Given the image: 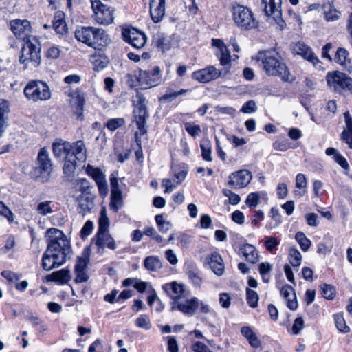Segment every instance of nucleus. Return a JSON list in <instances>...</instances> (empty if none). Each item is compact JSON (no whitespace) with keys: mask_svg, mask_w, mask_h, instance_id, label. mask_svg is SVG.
Here are the masks:
<instances>
[{"mask_svg":"<svg viewBox=\"0 0 352 352\" xmlns=\"http://www.w3.org/2000/svg\"><path fill=\"white\" fill-rule=\"evenodd\" d=\"M186 131L192 138H196L201 133V126L194 122H187L184 123Z\"/></svg>","mask_w":352,"mask_h":352,"instance_id":"nucleus-48","label":"nucleus"},{"mask_svg":"<svg viewBox=\"0 0 352 352\" xmlns=\"http://www.w3.org/2000/svg\"><path fill=\"white\" fill-rule=\"evenodd\" d=\"M205 263H208L212 272L217 276H221L224 272V263L221 256L216 252L207 256Z\"/></svg>","mask_w":352,"mask_h":352,"instance_id":"nucleus-27","label":"nucleus"},{"mask_svg":"<svg viewBox=\"0 0 352 352\" xmlns=\"http://www.w3.org/2000/svg\"><path fill=\"white\" fill-rule=\"evenodd\" d=\"M192 349L194 352H212L207 345L200 341L194 343Z\"/></svg>","mask_w":352,"mask_h":352,"instance_id":"nucleus-64","label":"nucleus"},{"mask_svg":"<svg viewBox=\"0 0 352 352\" xmlns=\"http://www.w3.org/2000/svg\"><path fill=\"white\" fill-rule=\"evenodd\" d=\"M90 182L85 178H80L75 180L72 183V186L70 188L69 195L71 197L76 198L80 195H87L91 192Z\"/></svg>","mask_w":352,"mask_h":352,"instance_id":"nucleus-24","label":"nucleus"},{"mask_svg":"<svg viewBox=\"0 0 352 352\" xmlns=\"http://www.w3.org/2000/svg\"><path fill=\"white\" fill-rule=\"evenodd\" d=\"M172 172L174 176L173 179L177 182V184H180L185 179L188 170L184 164H182L173 166Z\"/></svg>","mask_w":352,"mask_h":352,"instance_id":"nucleus-42","label":"nucleus"},{"mask_svg":"<svg viewBox=\"0 0 352 352\" xmlns=\"http://www.w3.org/2000/svg\"><path fill=\"white\" fill-rule=\"evenodd\" d=\"M212 44L217 49L215 54L219 58L221 65L223 66L228 65L231 61V56L224 42L219 38H212Z\"/></svg>","mask_w":352,"mask_h":352,"instance_id":"nucleus-23","label":"nucleus"},{"mask_svg":"<svg viewBox=\"0 0 352 352\" xmlns=\"http://www.w3.org/2000/svg\"><path fill=\"white\" fill-rule=\"evenodd\" d=\"M10 111L9 103L7 100L0 99V136L7 127V114Z\"/></svg>","mask_w":352,"mask_h":352,"instance_id":"nucleus-35","label":"nucleus"},{"mask_svg":"<svg viewBox=\"0 0 352 352\" xmlns=\"http://www.w3.org/2000/svg\"><path fill=\"white\" fill-rule=\"evenodd\" d=\"M261 56L263 67L267 74L279 76L283 80H289V72L278 53L275 51H267Z\"/></svg>","mask_w":352,"mask_h":352,"instance_id":"nucleus-3","label":"nucleus"},{"mask_svg":"<svg viewBox=\"0 0 352 352\" xmlns=\"http://www.w3.org/2000/svg\"><path fill=\"white\" fill-rule=\"evenodd\" d=\"M86 174L89 176L96 184L106 179V175L98 167H95L91 164H88L85 168Z\"/></svg>","mask_w":352,"mask_h":352,"instance_id":"nucleus-36","label":"nucleus"},{"mask_svg":"<svg viewBox=\"0 0 352 352\" xmlns=\"http://www.w3.org/2000/svg\"><path fill=\"white\" fill-rule=\"evenodd\" d=\"M328 85L335 91H349L352 93V78L346 74L338 72H329L326 76Z\"/></svg>","mask_w":352,"mask_h":352,"instance_id":"nucleus-9","label":"nucleus"},{"mask_svg":"<svg viewBox=\"0 0 352 352\" xmlns=\"http://www.w3.org/2000/svg\"><path fill=\"white\" fill-rule=\"evenodd\" d=\"M178 185L174 179H164L162 182V186L165 188V193L172 192Z\"/></svg>","mask_w":352,"mask_h":352,"instance_id":"nucleus-58","label":"nucleus"},{"mask_svg":"<svg viewBox=\"0 0 352 352\" xmlns=\"http://www.w3.org/2000/svg\"><path fill=\"white\" fill-rule=\"evenodd\" d=\"M122 192H111L110 208L114 212H118L122 206Z\"/></svg>","mask_w":352,"mask_h":352,"instance_id":"nucleus-43","label":"nucleus"},{"mask_svg":"<svg viewBox=\"0 0 352 352\" xmlns=\"http://www.w3.org/2000/svg\"><path fill=\"white\" fill-rule=\"evenodd\" d=\"M344 117L345 120V126L342 133V140L352 149V118L348 111L344 113Z\"/></svg>","mask_w":352,"mask_h":352,"instance_id":"nucleus-33","label":"nucleus"},{"mask_svg":"<svg viewBox=\"0 0 352 352\" xmlns=\"http://www.w3.org/2000/svg\"><path fill=\"white\" fill-rule=\"evenodd\" d=\"M295 239L303 252H307L309 249L311 242L302 232H298Z\"/></svg>","mask_w":352,"mask_h":352,"instance_id":"nucleus-45","label":"nucleus"},{"mask_svg":"<svg viewBox=\"0 0 352 352\" xmlns=\"http://www.w3.org/2000/svg\"><path fill=\"white\" fill-rule=\"evenodd\" d=\"M94 244L98 250H103L107 248L111 250L116 248V243L113 237L109 234L108 231L97 232L95 239H93Z\"/></svg>","mask_w":352,"mask_h":352,"instance_id":"nucleus-25","label":"nucleus"},{"mask_svg":"<svg viewBox=\"0 0 352 352\" xmlns=\"http://www.w3.org/2000/svg\"><path fill=\"white\" fill-rule=\"evenodd\" d=\"M54 155L65 162L63 170L65 172L66 170V142L62 139H56L52 145Z\"/></svg>","mask_w":352,"mask_h":352,"instance_id":"nucleus-31","label":"nucleus"},{"mask_svg":"<svg viewBox=\"0 0 352 352\" xmlns=\"http://www.w3.org/2000/svg\"><path fill=\"white\" fill-rule=\"evenodd\" d=\"M292 53L302 56L304 59L311 62L315 67H320V61L314 54L311 48L302 42L292 43L291 44Z\"/></svg>","mask_w":352,"mask_h":352,"instance_id":"nucleus-14","label":"nucleus"},{"mask_svg":"<svg viewBox=\"0 0 352 352\" xmlns=\"http://www.w3.org/2000/svg\"><path fill=\"white\" fill-rule=\"evenodd\" d=\"M281 296L287 300V306L291 310H296L298 307L296 295L294 288L289 285H284L280 289Z\"/></svg>","mask_w":352,"mask_h":352,"instance_id":"nucleus-30","label":"nucleus"},{"mask_svg":"<svg viewBox=\"0 0 352 352\" xmlns=\"http://www.w3.org/2000/svg\"><path fill=\"white\" fill-rule=\"evenodd\" d=\"M321 294L324 298L328 300H332L336 296V289L331 285L326 283H323L320 286Z\"/></svg>","mask_w":352,"mask_h":352,"instance_id":"nucleus-52","label":"nucleus"},{"mask_svg":"<svg viewBox=\"0 0 352 352\" xmlns=\"http://www.w3.org/2000/svg\"><path fill=\"white\" fill-rule=\"evenodd\" d=\"M304 327V321L301 317L296 318L292 325V333L294 335L298 334Z\"/></svg>","mask_w":352,"mask_h":352,"instance_id":"nucleus-63","label":"nucleus"},{"mask_svg":"<svg viewBox=\"0 0 352 352\" xmlns=\"http://www.w3.org/2000/svg\"><path fill=\"white\" fill-rule=\"evenodd\" d=\"M262 3L266 15L274 19L281 16V0H262Z\"/></svg>","mask_w":352,"mask_h":352,"instance_id":"nucleus-29","label":"nucleus"},{"mask_svg":"<svg viewBox=\"0 0 352 352\" xmlns=\"http://www.w3.org/2000/svg\"><path fill=\"white\" fill-rule=\"evenodd\" d=\"M85 144L82 141L74 143L70 148L67 149V160L72 164L76 163V160L84 161L86 158Z\"/></svg>","mask_w":352,"mask_h":352,"instance_id":"nucleus-22","label":"nucleus"},{"mask_svg":"<svg viewBox=\"0 0 352 352\" xmlns=\"http://www.w3.org/2000/svg\"><path fill=\"white\" fill-rule=\"evenodd\" d=\"M259 198L258 192H252L248 196L245 203L250 208H256L259 203Z\"/></svg>","mask_w":352,"mask_h":352,"instance_id":"nucleus-57","label":"nucleus"},{"mask_svg":"<svg viewBox=\"0 0 352 352\" xmlns=\"http://www.w3.org/2000/svg\"><path fill=\"white\" fill-rule=\"evenodd\" d=\"M94 228V223L91 221H87L80 231L81 238L85 239L87 238L89 235L91 234Z\"/></svg>","mask_w":352,"mask_h":352,"instance_id":"nucleus-61","label":"nucleus"},{"mask_svg":"<svg viewBox=\"0 0 352 352\" xmlns=\"http://www.w3.org/2000/svg\"><path fill=\"white\" fill-rule=\"evenodd\" d=\"M10 29L19 38L25 39L31 32L32 26L27 19H14L10 22Z\"/></svg>","mask_w":352,"mask_h":352,"instance_id":"nucleus-19","label":"nucleus"},{"mask_svg":"<svg viewBox=\"0 0 352 352\" xmlns=\"http://www.w3.org/2000/svg\"><path fill=\"white\" fill-rule=\"evenodd\" d=\"M50 205L51 201H50L40 202L36 208V211L38 214L43 216L50 214L53 212V210Z\"/></svg>","mask_w":352,"mask_h":352,"instance_id":"nucleus-51","label":"nucleus"},{"mask_svg":"<svg viewBox=\"0 0 352 352\" xmlns=\"http://www.w3.org/2000/svg\"><path fill=\"white\" fill-rule=\"evenodd\" d=\"M37 166L32 172L36 179L41 182H46L52 171V163L47 150L45 148L41 149L37 157Z\"/></svg>","mask_w":352,"mask_h":352,"instance_id":"nucleus-7","label":"nucleus"},{"mask_svg":"<svg viewBox=\"0 0 352 352\" xmlns=\"http://www.w3.org/2000/svg\"><path fill=\"white\" fill-rule=\"evenodd\" d=\"M46 237L48 246L43 256L42 266L45 270L49 271L65 263L66 239L64 233L56 228L47 230Z\"/></svg>","mask_w":352,"mask_h":352,"instance_id":"nucleus-1","label":"nucleus"},{"mask_svg":"<svg viewBox=\"0 0 352 352\" xmlns=\"http://www.w3.org/2000/svg\"><path fill=\"white\" fill-rule=\"evenodd\" d=\"M188 276L191 283L195 287H200L202 284V278L198 272L195 271H189L188 273Z\"/></svg>","mask_w":352,"mask_h":352,"instance_id":"nucleus-60","label":"nucleus"},{"mask_svg":"<svg viewBox=\"0 0 352 352\" xmlns=\"http://www.w3.org/2000/svg\"><path fill=\"white\" fill-rule=\"evenodd\" d=\"M150 14L153 22L161 21L165 14V0H150Z\"/></svg>","mask_w":352,"mask_h":352,"instance_id":"nucleus-26","label":"nucleus"},{"mask_svg":"<svg viewBox=\"0 0 352 352\" xmlns=\"http://www.w3.org/2000/svg\"><path fill=\"white\" fill-rule=\"evenodd\" d=\"M69 108L77 120H84V107L86 103L85 94L80 89H69Z\"/></svg>","mask_w":352,"mask_h":352,"instance_id":"nucleus-8","label":"nucleus"},{"mask_svg":"<svg viewBox=\"0 0 352 352\" xmlns=\"http://www.w3.org/2000/svg\"><path fill=\"white\" fill-rule=\"evenodd\" d=\"M263 219H264V212L262 210H254L253 212V214L251 218L252 223L254 226H259L261 221H263Z\"/></svg>","mask_w":352,"mask_h":352,"instance_id":"nucleus-62","label":"nucleus"},{"mask_svg":"<svg viewBox=\"0 0 352 352\" xmlns=\"http://www.w3.org/2000/svg\"><path fill=\"white\" fill-rule=\"evenodd\" d=\"M47 282H56L60 285L66 283V270L61 269L60 270L54 272L45 277Z\"/></svg>","mask_w":352,"mask_h":352,"instance_id":"nucleus-40","label":"nucleus"},{"mask_svg":"<svg viewBox=\"0 0 352 352\" xmlns=\"http://www.w3.org/2000/svg\"><path fill=\"white\" fill-rule=\"evenodd\" d=\"M24 94L29 100L34 102L47 100L51 97L48 85L41 80L30 82L24 89Z\"/></svg>","mask_w":352,"mask_h":352,"instance_id":"nucleus-6","label":"nucleus"},{"mask_svg":"<svg viewBox=\"0 0 352 352\" xmlns=\"http://www.w3.org/2000/svg\"><path fill=\"white\" fill-rule=\"evenodd\" d=\"M349 53L347 50L342 47H339L337 50L335 56V61L342 65H347L349 62Z\"/></svg>","mask_w":352,"mask_h":352,"instance_id":"nucleus-50","label":"nucleus"},{"mask_svg":"<svg viewBox=\"0 0 352 352\" xmlns=\"http://www.w3.org/2000/svg\"><path fill=\"white\" fill-rule=\"evenodd\" d=\"M138 97L139 100L133 110V118L134 122L139 129L140 134L142 135L147 132L146 122V119L148 118V113L144 103V98L141 95H138Z\"/></svg>","mask_w":352,"mask_h":352,"instance_id":"nucleus-12","label":"nucleus"},{"mask_svg":"<svg viewBox=\"0 0 352 352\" xmlns=\"http://www.w3.org/2000/svg\"><path fill=\"white\" fill-rule=\"evenodd\" d=\"M65 17V14L62 11H58L55 13L53 28L58 34L63 35L66 33V21Z\"/></svg>","mask_w":352,"mask_h":352,"instance_id":"nucleus-34","label":"nucleus"},{"mask_svg":"<svg viewBox=\"0 0 352 352\" xmlns=\"http://www.w3.org/2000/svg\"><path fill=\"white\" fill-rule=\"evenodd\" d=\"M90 254L91 249L87 246L84 248L81 255L77 257L76 263L75 265L76 281L77 283H83L88 279L86 269L89 262Z\"/></svg>","mask_w":352,"mask_h":352,"instance_id":"nucleus-13","label":"nucleus"},{"mask_svg":"<svg viewBox=\"0 0 352 352\" xmlns=\"http://www.w3.org/2000/svg\"><path fill=\"white\" fill-rule=\"evenodd\" d=\"M231 12L232 20L239 29L250 30L258 27V21L250 8L240 4L233 5Z\"/></svg>","mask_w":352,"mask_h":352,"instance_id":"nucleus-5","label":"nucleus"},{"mask_svg":"<svg viewBox=\"0 0 352 352\" xmlns=\"http://www.w3.org/2000/svg\"><path fill=\"white\" fill-rule=\"evenodd\" d=\"M259 299L258 294L256 292L250 289H246V300L247 302L251 307H256Z\"/></svg>","mask_w":352,"mask_h":352,"instance_id":"nucleus-53","label":"nucleus"},{"mask_svg":"<svg viewBox=\"0 0 352 352\" xmlns=\"http://www.w3.org/2000/svg\"><path fill=\"white\" fill-rule=\"evenodd\" d=\"M252 179V173L243 169L232 173L228 177V184L232 188L239 189L247 186Z\"/></svg>","mask_w":352,"mask_h":352,"instance_id":"nucleus-15","label":"nucleus"},{"mask_svg":"<svg viewBox=\"0 0 352 352\" xmlns=\"http://www.w3.org/2000/svg\"><path fill=\"white\" fill-rule=\"evenodd\" d=\"M239 254L244 256L245 260L251 263H254L258 260V254L256 248L251 244H244L240 248Z\"/></svg>","mask_w":352,"mask_h":352,"instance_id":"nucleus-32","label":"nucleus"},{"mask_svg":"<svg viewBox=\"0 0 352 352\" xmlns=\"http://www.w3.org/2000/svg\"><path fill=\"white\" fill-rule=\"evenodd\" d=\"M163 289L174 301L182 300L187 296L185 285L176 281L164 285Z\"/></svg>","mask_w":352,"mask_h":352,"instance_id":"nucleus-20","label":"nucleus"},{"mask_svg":"<svg viewBox=\"0 0 352 352\" xmlns=\"http://www.w3.org/2000/svg\"><path fill=\"white\" fill-rule=\"evenodd\" d=\"M122 36L126 42L137 49L143 47L146 42V35L135 28L124 30Z\"/></svg>","mask_w":352,"mask_h":352,"instance_id":"nucleus-17","label":"nucleus"},{"mask_svg":"<svg viewBox=\"0 0 352 352\" xmlns=\"http://www.w3.org/2000/svg\"><path fill=\"white\" fill-rule=\"evenodd\" d=\"M124 124L125 121L123 118H117L109 119L105 124V126L109 130L113 131L122 126Z\"/></svg>","mask_w":352,"mask_h":352,"instance_id":"nucleus-55","label":"nucleus"},{"mask_svg":"<svg viewBox=\"0 0 352 352\" xmlns=\"http://www.w3.org/2000/svg\"><path fill=\"white\" fill-rule=\"evenodd\" d=\"M289 263L293 267H299L301 264L302 255L296 249L292 248L289 252Z\"/></svg>","mask_w":352,"mask_h":352,"instance_id":"nucleus-47","label":"nucleus"},{"mask_svg":"<svg viewBox=\"0 0 352 352\" xmlns=\"http://www.w3.org/2000/svg\"><path fill=\"white\" fill-rule=\"evenodd\" d=\"M200 148L201 151V157L206 162H212V144L208 139H203L200 143Z\"/></svg>","mask_w":352,"mask_h":352,"instance_id":"nucleus-39","label":"nucleus"},{"mask_svg":"<svg viewBox=\"0 0 352 352\" xmlns=\"http://www.w3.org/2000/svg\"><path fill=\"white\" fill-rule=\"evenodd\" d=\"M75 199L78 204V212L82 216L91 212V210L94 208L95 195L92 192L87 195H80Z\"/></svg>","mask_w":352,"mask_h":352,"instance_id":"nucleus-21","label":"nucleus"},{"mask_svg":"<svg viewBox=\"0 0 352 352\" xmlns=\"http://www.w3.org/2000/svg\"><path fill=\"white\" fill-rule=\"evenodd\" d=\"M144 266L148 271L156 272L162 268V263L157 256H149L144 258Z\"/></svg>","mask_w":352,"mask_h":352,"instance_id":"nucleus-38","label":"nucleus"},{"mask_svg":"<svg viewBox=\"0 0 352 352\" xmlns=\"http://www.w3.org/2000/svg\"><path fill=\"white\" fill-rule=\"evenodd\" d=\"M41 43L36 36H29L25 41L19 56V62L24 68L38 67L41 61Z\"/></svg>","mask_w":352,"mask_h":352,"instance_id":"nucleus-2","label":"nucleus"},{"mask_svg":"<svg viewBox=\"0 0 352 352\" xmlns=\"http://www.w3.org/2000/svg\"><path fill=\"white\" fill-rule=\"evenodd\" d=\"M135 324L141 329L149 330L152 327L150 318L146 314H142L135 320Z\"/></svg>","mask_w":352,"mask_h":352,"instance_id":"nucleus-49","label":"nucleus"},{"mask_svg":"<svg viewBox=\"0 0 352 352\" xmlns=\"http://www.w3.org/2000/svg\"><path fill=\"white\" fill-rule=\"evenodd\" d=\"M137 80L142 89H148L155 87L162 82L160 76V69L156 66L151 70L139 71Z\"/></svg>","mask_w":352,"mask_h":352,"instance_id":"nucleus-10","label":"nucleus"},{"mask_svg":"<svg viewBox=\"0 0 352 352\" xmlns=\"http://www.w3.org/2000/svg\"><path fill=\"white\" fill-rule=\"evenodd\" d=\"M0 215L3 216L8 219L9 223H12L14 222V217L13 212L9 209V208L3 202L0 201Z\"/></svg>","mask_w":352,"mask_h":352,"instance_id":"nucleus-56","label":"nucleus"},{"mask_svg":"<svg viewBox=\"0 0 352 352\" xmlns=\"http://www.w3.org/2000/svg\"><path fill=\"white\" fill-rule=\"evenodd\" d=\"M109 227V219L107 214V210H106L105 207H102L100 212L98 232L108 231Z\"/></svg>","mask_w":352,"mask_h":352,"instance_id":"nucleus-44","label":"nucleus"},{"mask_svg":"<svg viewBox=\"0 0 352 352\" xmlns=\"http://www.w3.org/2000/svg\"><path fill=\"white\" fill-rule=\"evenodd\" d=\"M279 241L276 237L272 236H265L264 246L272 254L276 253Z\"/></svg>","mask_w":352,"mask_h":352,"instance_id":"nucleus-46","label":"nucleus"},{"mask_svg":"<svg viewBox=\"0 0 352 352\" xmlns=\"http://www.w3.org/2000/svg\"><path fill=\"white\" fill-rule=\"evenodd\" d=\"M223 193L226 197H228L229 202L232 205H236L241 201L240 197L230 190L224 189L223 190Z\"/></svg>","mask_w":352,"mask_h":352,"instance_id":"nucleus-59","label":"nucleus"},{"mask_svg":"<svg viewBox=\"0 0 352 352\" xmlns=\"http://www.w3.org/2000/svg\"><path fill=\"white\" fill-rule=\"evenodd\" d=\"M324 18L327 21H337L340 16V12L338 11L331 3L324 5Z\"/></svg>","mask_w":352,"mask_h":352,"instance_id":"nucleus-37","label":"nucleus"},{"mask_svg":"<svg viewBox=\"0 0 352 352\" xmlns=\"http://www.w3.org/2000/svg\"><path fill=\"white\" fill-rule=\"evenodd\" d=\"M188 91L187 89H182L179 91H175L171 88H168L166 93L160 98V101L164 102H171L175 100L177 97L186 94Z\"/></svg>","mask_w":352,"mask_h":352,"instance_id":"nucleus-41","label":"nucleus"},{"mask_svg":"<svg viewBox=\"0 0 352 352\" xmlns=\"http://www.w3.org/2000/svg\"><path fill=\"white\" fill-rule=\"evenodd\" d=\"M334 320L338 329L342 333H348L350 331L349 327L346 324L343 316L340 314L334 316Z\"/></svg>","mask_w":352,"mask_h":352,"instance_id":"nucleus-54","label":"nucleus"},{"mask_svg":"<svg viewBox=\"0 0 352 352\" xmlns=\"http://www.w3.org/2000/svg\"><path fill=\"white\" fill-rule=\"evenodd\" d=\"M199 300L197 297H192L190 299L182 298V300H177L173 303L172 309H177L186 315L192 316L199 307Z\"/></svg>","mask_w":352,"mask_h":352,"instance_id":"nucleus-16","label":"nucleus"},{"mask_svg":"<svg viewBox=\"0 0 352 352\" xmlns=\"http://www.w3.org/2000/svg\"><path fill=\"white\" fill-rule=\"evenodd\" d=\"M78 41L86 43L94 49L100 50L107 43V36L104 31L94 27H81L75 31Z\"/></svg>","mask_w":352,"mask_h":352,"instance_id":"nucleus-4","label":"nucleus"},{"mask_svg":"<svg viewBox=\"0 0 352 352\" xmlns=\"http://www.w3.org/2000/svg\"><path fill=\"white\" fill-rule=\"evenodd\" d=\"M221 75V71L215 67L210 65L204 69L197 70L192 74V79L206 83L217 79Z\"/></svg>","mask_w":352,"mask_h":352,"instance_id":"nucleus-18","label":"nucleus"},{"mask_svg":"<svg viewBox=\"0 0 352 352\" xmlns=\"http://www.w3.org/2000/svg\"><path fill=\"white\" fill-rule=\"evenodd\" d=\"M95 20L102 25H109L113 21V10L101 3L100 0H91Z\"/></svg>","mask_w":352,"mask_h":352,"instance_id":"nucleus-11","label":"nucleus"},{"mask_svg":"<svg viewBox=\"0 0 352 352\" xmlns=\"http://www.w3.org/2000/svg\"><path fill=\"white\" fill-rule=\"evenodd\" d=\"M153 43L159 50L165 52L171 49L173 45V39L170 36H167L163 33H157L153 36Z\"/></svg>","mask_w":352,"mask_h":352,"instance_id":"nucleus-28","label":"nucleus"}]
</instances>
